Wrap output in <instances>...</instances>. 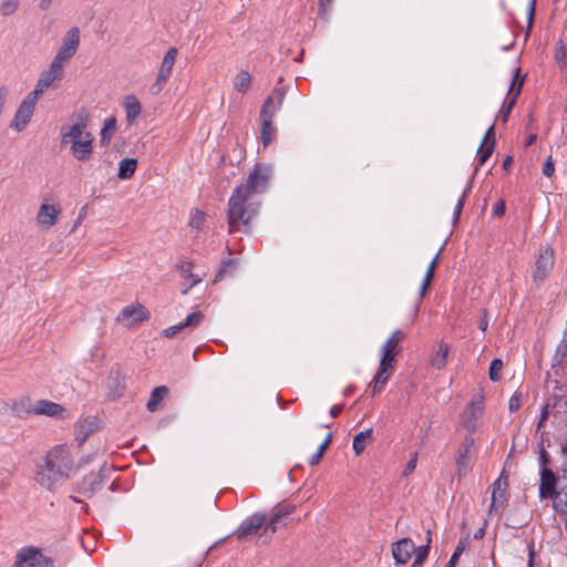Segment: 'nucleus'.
Here are the masks:
<instances>
[{
	"instance_id": "nucleus-32",
	"label": "nucleus",
	"mask_w": 567,
	"mask_h": 567,
	"mask_svg": "<svg viewBox=\"0 0 567 567\" xmlns=\"http://www.w3.org/2000/svg\"><path fill=\"white\" fill-rule=\"evenodd\" d=\"M124 107L127 122L133 123L142 110L140 101L134 95H127L124 101Z\"/></svg>"
},
{
	"instance_id": "nucleus-1",
	"label": "nucleus",
	"mask_w": 567,
	"mask_h": 567,
	"mask_svg": "<svg viewBox=\"0 0 567 567\" xmlns=\"http://www.w3.org/2000/svg\"><path fill=\"white\" fill-rule=\"evenodd\" d=\"M72 467L73 460L68 446L56 445L47 453L43 463L38 464L37 481L52 489L58 482L69 477Z\"/></svg>"
},
{
	"instance_id": "nucleus-24",
	"label": "nucleus",
	"mask_w": 567,
	"mask_h": 567,
	"mask_svg": "<svg viewBox=\"0 0 567 567\" xmlns=\"http://www.w3.org/2000/svg\"><path fill=\"white\" fill-rule=\"evenodd\" d=\"M555 383L556 385L548 402L553 403L555 413H563L567 411V386L558 384L557 381Z\"/></svg>"
},
{
	"instance_id": "nucleus-61",
	"label": "nucleus",
	"mask_w": 567,
	"mask_h": 567,
	"mask_svg": "<svg viewBox=\"0 0 567 567\" xmlns=\"http://www.w3.org/2000/svg\"><path fill=\"white\" fill-rule=\"evenodd\" d=\"M162 334L167 338L176 336L177 334V326H172L167 329H164L162 331Z\"/></svg>"
},
{
	"instance_id": "nucleus-15",
	"label": "nucleus",
	"mask_w": 567,
	"mask_h": 567,
	"mask_svg": "<svg viewBox=\"0 0 567 567\" xmlns=\"http://www.w3.org/2000/svg\"><path fill=\"white\" fill-rule=\"evenodd\" d=\"M415 550V545L410 538H402L392 544V556L398 564H406Z\"/></svg>"
},
{
	"instance_id": "nucleus-25",
	"label": "nucleus",
	"mask_w": 567,
	"mask_h": 567,
	"mask_svg": "<svg viewBox=\"0 0 567 567\" xmlns=\"http://www.w3.org/2000/svg\"><path fill=\"white\" fill-rule=\"evenodd\" d=\"M393 363L394 362L386 361V360L384 363L382 359L380 360V368L373 379V385H372L373 394L380 392L382 390V388L384 386V384L388 382V380L391 375V372H392Z\"/></svg>"
},
{
	"instance_id": "nucleus-36",
	"label": "nucleus",
	"mask_w": 567,
	"mask_h": 567,
	"mask_svg": "<svg viewBox=\"0 0 567 567\" xmlns=\"http://www.w3.org/2000/svg\"><path fill=\"white\" fill-rule=\"evenodd\" d=\"M450 348L446 343L441 342L437 347V350L431 358V364L441 370L445 367Z\"/></svg>"
},
{
	"instance_id": "nucleus-6",
	"label": "nucleus",
	"mask_w": 567,
	"mask_h": 567,
	"mask_svg": "<svg viewBox=\"0 0 567 567\" xmlns=\"http://www.w3.org/2000/svg\"><path fill=\"white\" fill-rule=\"evenodd\" d=\"M272 175V169L267 164L257 163L249 173L246 184H241L244 192L249 196L266 189L267 184Z\"/></svg>"
},
{
	"instance_id": "nucleus-30",
	"label": "nucleus",
	"mask_w": 567,
	"mask_h": 567,
	"mask_svg": "<svg viewBox=\"0 0 567 567\" xmlns=\"http://www.w3.org/2000/svg\"><path fill=\"white\" fill-rule=\"evenodd\" d=\"M205 277V272H193L190 264L179 265V280L183 278L188 282V288L197 285Z\"/></svg>"
},
{
	"instance_id": "nucleus-8",
	"label": "nucleus",
	"mask_w": 567,
	"mask_h": 567,
	"mask_svg": "<svg viewBox=\"0 0 567 567\" xmlns=\"http://www.w3.org/2000/svg\"><path fill=\"white\" fill-rule=\"evenodd\" d=\"M107 471L109 470L106 466L103 465L97 473L92 472L85 475L80 482L76 483L75 491L85 497L91 498L103 487L104 481L106 478L105 473Z\"/></svg>"
},
{
	"instance_id": "nucleus-38",
	"label": "nucleus",
	"mask_w": 567,
	"mask_h": 567,
	"mask_svg": "<svg viewBox=\"0 0 567 567\" xmlns=\"http://www.w3.org/2000/svg\"><path fill=\"white\" fill-rule=\"evenodd\" d=\"M331 441H332V433H328L326 439L323 440V442L320 444L317 453L313 454L311 456V458L309 460V464L310 465H317L320 462L323 453L326 452V450L330 445Z\"/></svg>"
},
{
	"instance_id": "nucleus-21",
	"label": "nucleus",
	"mask_w": 567,
	"mask_h": 567,
	"mask_svg": "<svg viewBox=\"0 0 567 567\" xmlns=\"http://www.w3.org/2000/svg\"><path fill=\"white\" fill-rule=\"evenodd\" d=\"M474 443H475V441L472 436H466L458 450L457 457H456V467H457V473L460 476L464 475L468 468L470 452H471L472 447L474 446Z\"/></svg>"
},
{
	"instance_id": "nucleus-10",
	"label": "nucleus",
	"mask_w": 567,
	"mask_h": 567,
	"mask_svg": "<svg viewBox=\"0 0 567 567\" xmlns=\"http://www.w3.org/2000/svg\"><path fill=\"white\" fill-rule=\"evenodd\" d=\"M89 123V113L82 109L78 113V121L71 126L61 127V144H68L75 140H83L85 135V128Z\"/></svg>"
},
{
	"instance_id": "nucleus-51",
	"label": "nucleus",
	"mask_w": 567,
	"mask_h": 567,
	"mask_svg": "<svg viewBox=\"0 0 567 567\" xmlns=\"http://www.w3.org/2000/svg\"><path fill=\"white\" fill-rule=\"evenodd\" d=\"M42 94H43V93L40 91V89H35V87H34V90H33L32 92H30V93L28 94V96H27L23 101H24V102H27V103H29V104H31V105H33V106H35V105H37V102H38V100H39V97H40Z\"/></svg>"
},
{
	"instance_id": "nucleus-22",
	"label": "nucleus",
	"mask_w": 567,
	"mask_h": 567,
	"mask_svg": "<svg viewBox=\"0 0 567 567\" xmlns=\"http://www.w3.org/2000/svg\"><path fill=\"white\" fill-rule=\"evenodd\" d=\"M550 499L557 513L567 514V471H564L563 478L559 480V489Z\"/></svg>"
},
{
	"instance_id": "nucleus-50",
	"label": "nucleus",
	"mask_w": 567,
	"mask_h": 567,
	"mask_svg": "<svg viewBox=\"0 0 567 567\" xmlns=\"http://www.w3.org/2000/svg\"><path fill=\"white\" fill-rule=\"evenodd\" d=\"M42 94H43V93L40 91V89H35V87H34V90H33L32 92H30V93L28 94V96H27L23 101H24V102H27V103H29V104H31V105H33V106H35V105H37V102H38V100H39V97H40Z\"/></svg>"
},
{
	"instance_id": "nucleus-41",
	"label": "nucleus",
	"mask_w": 567,
	"mask_h": 567,
	"mask_svg": "<svg viewBox=\"0 0 567 567\" xmlns=\"http://www.w3.org/2000/svg\"><path fill=\"white\" fill-rule=\"evenodd\" d=\"M555 61L560 69L567 68V50L561 41L556 44Z\"/></svg>"
},
{
	"instance_id": "nucleus-56",
	"label": "nucleus",
	"mask_w": 567,
	"mask_h": 567,
	"mask_svg": "<svg viewBox=\"0 0 567 567\" xmlns=\"http://www.w3.org/2000/svg\"><path fill=\"white\" fill-rule=\"evenodd\" d=\"M555 167L551 157L549 156L543 165V173L547 177H550L554 174Z\"/></svg>"
},
{
	"instance_id": "nucleus-39",
	"label": "nucleus",
	"mask_w": 567,
	"mask_h": 567,
	"mask_svg": "<svg viewBox=\"0 0 567 567\" xmlns=\"http://www.w3.org/2000/svg\"><path fill=\"white\" fill-rule=\"evenodd\" d=\"M251 83L249 73H239L235 80L234 85L238 92H246Z\"/></svg>"
},
{
	"instance_id": "nucleus-28",
	"label": "nucleus",
	"mask_w": 567,
	"mask_h": 567,
	"mask_svg": "<svg viewBox=\"0 0 567 567\" xmlns=\"http://www.w3.org/2000/svg\"><path fill=\"white\" fill-rule=\"evenodd\" d=\"M494 126H491L482 141V144L477 151L478 164L482 166L486 163L494 151L495 140L493 137Z\"/></svg>"
},
{
	"instance_id": "nucleus-34",
	"label": "nucleus",
	"mask_w": 567,
	"mask_h": 567,
	"mask_svg": "<svg viewBox=\"0 0 567 567\" xmlns=\"http://www.w3.org/2000/svg\"><path fill=\"white\" fill-rule=\"evenodd\" d=\"M372 441V430L368 429L365 431H361L353 437V451L357 455H360L365 446Z\"/></svg>"
},
{
	"instance_id": "nucleus-55",
	"label": "nucleus",
	"mask_w": 567,
	"mask_h": 567,
	"mask_svg": "<svg viewBox=\"0 0 567 567\" xmlns=\"http://www.w3.org/2000/svg\"><path fill=\"white\" fill-rule=\"evenodd\" d=\"M550 412H555V410H553V403L547 401V403L542 409V415L538 423V427L542 426L543 422L547 419Z\"/></svg>"
},
{
	"instance_id": "nucleus-31",
	"label": "nucleus",
	"mask_w": 567,
	"mask_h": 567,
	"mask_svg": "<svg viewBox=\"0 0 567 567\" xmlns=\"http://www.w3.org/2000/svg\"><path fill=\"white\" fill-rule=\"evenodd\" d=\"M94 429H95V419H92V420H90V419L80 420L75 424L76 441L80 444L85 442V440L94 431Z\"/></svg>"
},
{
	"instance_id": "nucleus-14",
	"label": "nucleus",
	"mask_w": 567,
	"mask_h": 567,
	"mask_svg": "<svg viewBox=\"0 0 567 567\" xmlns=\"http://www.w3.org/2000/svg\"><path fill=\"white\" fill-rule=\"evenodd\" d=\"M560 478H563V475L556 477L551 470L543 467L540 471L539 498H551L557 492L556 485L559 486Z\"/></svg>"
},
{
	"instance_id": "nucleus-40",
	"label": "nucleus",
	"mask_w": 567,
	"mask_h": 567,
	"mask_svg": "<svg viewBox=\"0 0 567 567\" xmlns=\"http://www.w3.org/2000/svg\"><path fill=\"white\" fill-rule=\"evenodd\" d=\"M177 56V48L172 47L162 61L159 71H172Z\"/></svg>"
},
{
	"instance_id": "nucleus-3",
	"label": "nucleus",
	"mask_w": 567,
	"mask_h": 567,
	"mask_svg": "<svg viewBox=\"0 0 567 567\" xmlns=\"http://www.w3.org/2000/svg\"><path fill=\"white\" fill-rule=\"evenodd\" d=\"M285 97L282 89L276 90L272 95H269L264 102L260 110V135L262 145L268 146L276 137L277 130L274 126V117L280 110Z\"/></svg>"
},
{
	"instance_id": "nucleus-23",
	"label": "nucleus",
	"mask_w": 567,
	"mask_h": 567,
	"mask_svg": "<svg viewBox=\"0 0 567 567\" xmlns=\"http://www.w3.org/2000/svg\"><path fill=\"white\" fill-rule=\"evenodd\" d=\"M296 509V506L292 504H281L279 505L271 517L268 520V524L265 528L266 533L275 534L277 530V525L287 516L292 514Z\"/></svg>"
},
{
	"instance_id": "nucleus-7",
	"label": "nucleus",
	"mask_w": 567,
	"mask_h": 567,
	"mask_svg": "<svg viewBox=\"0 0 567 567\" xmlns=\"http://www.w3.org/2000/svg\"><path fill=\"white\" fill-rule=\"evenodd\" d=\"M53 560L44 556L39 548H22L12 567H53Z\"/></svg>"
},
{
	"instance_id": "nucleus-60",
	"label": "nucleus",
	"mask_w": 567,
	"mask_h": 567,
	"mask_svg": "<svg viewBox=\"0 0 567 567\" xmlns=\"http://www.w3.org/2000/svg\"><path fill=\"white\" fill-rule=\"evenodd\" d=\"M333 0H319V6H320V10H319V13L320 14H326L327 11H328V7L330 6V3L332 2Z\"/></svg>"
},
{
	"instance_id": "nucleus-18",
	"label": "nucleus",
	"mask_w": 567,
	"mask_h": 567,
	"mask_svg": "<svg viewBox=\"0 0 567 567\" xmlns=\"http://www.w3.org/2000/svg\"><path fill=\"white\" fill-rule=\"evenodd\" d=\"M35 106L22 101L20 105L18 106V110L14 114V118L11 123V127L14 128L17 132H21L25 128V126L29 124L33 113H34Z\"/></svg>"
},
{
	"instance_id": "nucleus-53",
	"label": "nucleus",
	"mask_w": 567,
	"mask_h": 567,
	"mask_svg": "<svg viewBox=\"0 0 567 567\" xmlns=\"http://www.w3.org/2000/svg\"><path fill=\"white\" fill-rule=\"evenodd\" d=\"M416 463H417V453H413L411 456V460L408 462V464L405 466L403 475L404 476L410 475L415 470Z\"/></svg>"
},
{
	"instance_id": "nucleus-17",
	"label": "nucleus",
	"mask_w": 567,
	"mask_h": 567,
	"mask_svg": "<svg viewBox=\"0 0 567 567\" xmlns=\"http://www.w3.org/2000/svg\"><path fill=\"white\" fill-rule=\"evenodd\" d=\"M404 339V333L401 330H395L382 347L381 359L395 362V357L400 353V342Z\"/></svg>"
},
{
	"instance_id": "nucleus-49",
	"label": "nucleus",
	"mask_w": 567,
	"mask_h": 567,
	"mask_svg": "<svg viewBox=\"0 0 567 567\" xmlns=\"http://www.w3.org/2000/svg\"><path fill=\"white\" fill-rule=\"evenodd\" d=\"M535 8H536V0H530L529 4H528V10H527V27H528V30L532 29V25H533V22H534Z\"/></svg>"
},
{
	"instance_id": "nucleus-5",
	"label": "nucleus",
	"mask_w": 567,
	"mask_h": 567,
	"mask_svg": "<svg viewBox=\"0 0 567 567\" xmlns=\"http://www.w3.org/2000/svg\"><path fill=\"white\" fill-rule=\"evenodd\" d=\"M268 520L269 518L265 514L257 513L251 515L241 523L237 532L238 538L246 540L249 537L258 536L262 543H266L274 535L265 530Z\"/></svg>"
},
{
	"instance_id": "nucleus-16",
	"label": "nucleus",
	"mask_w": 567,
	"mask_h": 567,
	"mask_svg": "<svg viewBox=\"0 0 567 567\" xmlns=\"http://www.w3.org/2000/svg\"><path fill=\"white\" fill-rule=\"evenodd\" d=\"M93 136L86 132L83 140H75L71 145L72 155L81 162L87 161L93 153Z\"/></svg>"
},
{
	"instance_id": "nucleus-33",
	"label": "nucleus",
	"mask_w": 567,
	"mask_h": 567,
	"mask_svg": "<svg viewBox=\"0 0 567 567\" xmlns=\"http://www.w3.org/2000/svg\"><path fill=\"white\" fill-rule=\"evenodd\" d=\"M137 167V159L125 157L118 163L117 177L120 179H128L133 176Z\"/></svg>"
},
{
	"instance_id": "nucleus-42",
	"label": "nucleus",
	"mask_w": 567,
	"mask_h": 567,
	"mask_svg": "<svg viewBox=\"0 0 567 567\" xmlns=\"http://www.w3.org/2000/svg\"><path fill=\"white\" fill-rule=\"evenodd\" d=\"M19 2L20 0H2L0 4V13L3 17L13 14L19 7Z\"/></svg>"
},
{
	"instance_id": "nucleus-63",
	"label": "nucleus",
	"mask_w": 567,
	"mask_h": 567,
	"mask_svg": "<svg viewBox=\"0 0 567 567\" xmlns=\"http://www.w3.org/2000/svg\"><path fill=\"white\" fill-rule=\"evenodd\" d=\"M504 212H505V205H504V203H503V202H501V203H498V204L495 206V208H494V213H495L496 215H499V216H501V215H503V214H504Z\"/></svg>"
},
{
	"instance_id": "nucleus-11",
	"label": "nucleus",
	"mask_w": 567,
	"mask_h": 567,
	"mask_svg": "<svg viewBox=\"0 0 567 567\" xmlns=\"http://www.w3.org/2000/svg\"><path fill=\"white\" fill-rule=\"evenodd\" d=\"M508 477L503 472L492 485V502L488 514L499 513L507 501Z\"/></svg>"
},
{
	"instance_id": "nucleus-26",
	"label": "nucleus",
	"mask_w": 567,
	"mask_h": 567,
	"mask_svg": "<svg viewBox=\"0 0 567 567\" xmlns=\"http://www.w3.org/2000/svg\"><path fill=\"white\" fill-rule=\"evenodd\" d=\"M60 213L61 210L56 206L42 204L37 216L38 223L48 228L52 227L56 223Z\"/></svg>"
},
{
	"instance_id": "nucleus-59",
	"label": "nucleus",
	"mask_w": 567,
	"mask_h": 567,
	"mask_svg": "<svg viewBox=\"0 0 567 567\" xmlns=\"http://www.w3.org/2000/svg\"><path fill=\"white\" fill-rule=\"evenodd\" d=\"M439 255H440V252H437L436 256L433 258V260L430 262L425 275H432V277H434V271H435V268L437 265Z\"/></svg>"
},
{
	"instance_id": "nucleus-19",
	"label": "nucleus",
	"mask_w": 567,
	"mask_h": 567,
	"mask_svg": "<svg viewBox=\"0 0 567 567\" xmlns=\"http://www.w3.org/2000/svg\"><path fill=\"white\" fill-rule=\"evenodd\" d=\"M523 84H524V76H520V73H515L512 84H511V87H509V91H508V95H511V99L507 102V105L501 111V116H502L503 122L507 121V118L512 112V109L516 102V99L520 93Z\"/></svg>"
},
{
	"instance_id": "nucleus-46",
	"label": "nucleus",
	"mask_w": 567,
	"mask_h": 567,
	"mask_svg": "<svg viewBox=\"0 0 567 567\" xmlns=\"http://www.w3.org/2000/svg\"><path fill=\"white\" fill-rule=\"evenodd\" d=\"M169 74L171 73H158L156 82L151 86V91L153 94L159 93V91L162 90V85L166 83Z\"/></svg>"
},
{
	"instance_id": "nucleus-45",
	"label": "nucleus",
	"mask_w": 567,
	"mask_h": 567,
	"mask_svg": "<svg viewBox=\"0 0 567 567\" xmlns=\"http://www.w3.org/2000/svg\"><path fill=\"white\" fill-rule=\"evenodd\" d=\"M204 220L205 214L199 209H194L190 213L189 226L194 228H199L203 225Z\"/></svg>"
},
{
	"instance_id": "nucleus-29",
	"label": "nucleus",
	"mask_w": 567,
	"mask_h": 567,
	"mask_svg": "<svg viewBox=\"0 0 567 567\" xmlns=\"http://www.w3.org/2000/svg\"><path fill=\"white\" fill-rule=\"evenodd\" d=\"M204 517V512L194 504L186 503L184 506L183 519L186 528L195 527Z\"/></svg>"
},
{
	"instance_id": "nucleus-2",
	"label": "nucleus",
	"mask_w": 567,
	"mask_h": 567,
	"mask_svg": "<svg viewBox=\"0 0 567 567\" xmlns=\"http://www.w3.org/2000/svg\"><path fill=\"white\" fill-rule=\"evenodd\" d=\"M249 195L244 192L243 186H237L228 200V225L229 231L238 229L241 225L247 226L257 215V208L246 205Z\"/></svg>"
},
{
	"instance_id": "nucleus-27",
	"label": "nucleus",
	"mask_w": 567,
	"mask_h": 567,
	"mask_svg": "<svg viewBox=\"0 0 567 567\" xmlns=\"http://www.w3.org/2000/svg\"><path fill=\"white\" fill-rule=\"evenodd\" d=\"M169 390L165 385L156 386L146 403V409L148 412H156L164 408V401L167 398Z\"/></svg>"
},
{
	"instance_id": "nucleus-9",
	"label": "nucleus",
	"mask_w": 567,
	"mask_h": 567,
	"mask_svg": "<svg viewBox=\"0 0 567 567\" xmlns=\"http://www.w3.org/2000/svg\"><path fill=\"white\" fill-rule=\"evenodd\" d=\"M148 310L141 305L135 302L124 307L116 317V321L124 327L131 328L137 323L148 320Z\"/></svg>"
},
{
	"instance_id": "nucleus-48",
	"label": "nucleus",
	"mask_w": 567,
	"mask_h": 567,
	"mask_svg": "<svg viewBox=\"0 0 567 567\" xmlns=\"http://www.w3.org/2000/svg\"><path fill=\"white\" fill-rule=\"evenodd\" d=\"M471 189V185L467 186V188L463 192V195L462 197L458 199L456 206H455V213H454V219L457 220L460 215H461V212L463 209V206H464V198L466 197L467 193L470 192Z\"/></svg>"
},
{
	"instance_id": "nucleus-12",
	"label": "nucleus",
	"mask_w": 567,
	"mask_h": 567,
	"mask_svg": "<svg viewBox=\"0 0 567 567\" xmlns=\"http://www.w3.org/2000/svg\"><path fill=\"white\" fill-rule=\"evenodd\" d=\"M484 413L483 396L478 395L463 411L461 416L462 425L470 432H474L478 426V421Z\"/></svg>"
},
{
	"instance_id": "nucleus-64",
	"label": "nucleus",
	"mask_w": 567,
	"mask_h": 567,
	"mask_svg": "<svg viewBox=\"0 0 567 567\" xmlns=\"http://www.w3.org/2000/svg\"><path fill=\"white\" fill-rule=\"evenodd\" d=\"M52 1H53V0H41V1H40V6H39V7H40V9H41L42 11L48 10V9L50 8V6H51Z\"/></svg>"
},
{
	"instance_id": "nucleus-44",
	"label": "nucleus",
	"mask_w": 567,
	"mask_h": 567,
	"mask_svg": "<svg viewBox=\"0 0 567 567\" xmlns=\"http://www.w3.org/2000/svg\"><path fill=\"white\" fill-rule=\"evenodd\" d=\"M504 364L501 359H494L491 362L488 375L492 381H498L501 379V371L503 369Z\"/></svg>"
},
{
	"instance_id": "nucleus-35",
	"label": "nucleus",
	"mask_w": 567,
	"mask_h": 567,
	"mask_svg": "<svg viewBox=\"0 0 567 567\" xmlns=\"http://www.w3.org/2000/svg\"><path fill=\"white\" fill-rule=\"evenodd\" d=\"M116 131V118L110 116L104 121L103 127L100 133V142L102 145H107Z\"/></svg>"
},
{
	"instance_id": "nucleus-54",
	"label": "nucleus",
	"mask_w": 567,
	"mask_h": 567,
	"mask_svg": "<svg viewBox=\"0 0 567 567\" xmlns=\"http://www.w3.org/2000/svg\"><path fill=\"white\" fill-rule=\"evenodd\" d=\"M463 550H464V546L462 544H458L457 547L455 548L452 557L450 558L446 567H454Z\"/></svg>"
},
{
	"instance_id": "nucleus-20",
	"label": "nucleus",
	"mask_w": 567,
	"mask_h": 567,
	"mask_svg": "<svg viewBox=\"0 0 567 567\" xmlns=\"http://www.w3.org/2000/svg\"><path fill=\"white\" fill-rule=\"evenodd\" d=\"M30 412L33 414L60 417L65 412V409L59 403L49 400H39Z\"/></svg>"
},
{
	"instance_id": "nucleus-58",
	"label": "nucleus",
	"mask_w": 567,
	"mask_h": 567,
	"mask_svg": "<svg viewBox=\"0 0 567 567\" xmlns=\"http://www.w3.org/2000/svg\"><path fill=\"white\" fill-rule=\"evenodd\" d=\"M487 327H488L487 311L483 310V316L480 320L478 328L484 332V331H486Z\"/></svg>"
},
{
	"instance_id": "nucleus-43",
	"label": "nucleus",
	"mask_w": 567,
	"mask_h": 567,
	"mask_svg": "<svg viewBox=\"0 0 567 567\" xmlns=\"http://www.w3.org/2000/svg\"><path fill=\"white\" fill-rule=\"evenodd\" d=\"M62 73H49L48 76L42 78L38 81L35 89H40L43 93L54 81L61 80Z\"/></svg>"
},
{
	"instance_id": "nucleus-47",
	"label": "nucleus",
	"mask_w": 567,
	"mask_h": 567,
	"mask_svg": "<svg viewBox=\"0 0 567 567\" xmlns=\"http://www.w3.org/2000/svg\"><path fill=\"white\" fill-rule=\"evenodd\" d=\"M429 551H430L429 545H423L417 548L415 547L414 553L416 554V556H415L414 560L423 564L429 556Z\"/></svg>"
},
{
	"instance_id": "nucleus-62",
	"label": "nucleus",
	"mask_w": 567,
	"mask_h": 567,
	"mask_svg": "<svg viewBox=\"0 0 567 567\" xmlns=\"http://www.w3.org/2000/svg\"><path fill=\"white\" fill-rule=\"evenodd\" d=\"M343 409V405L342 404H338V405H333L331 409H330V415L332 417H337L341 411Z\"/></svg>"
},
{
	"instance_id": "nucleus-4",
	"label": "nucleus",
	"mask_w": 567,
	"mask_h": 567,
	"mask_svg": "<svg viewBox=\"0 0 567 567\" xmlns=\"http://www.w3.org/2000/svg\"><path fill=\"white\" fill-rule=\"evenodd\" d=\"M79 43L80 30L73 27L66 32L62 45L50 64L49 71H61L64 63L75 54Z\"/></svg>"
},
{
	"instance_id": "nucleus-57",
	"label": "nucleus",
	"mask_w": 567,
	"mask_h": 567,
	"mask_svg": "<svg viewBox=\"0 0 567 567\" xmlns=\"http://www.w3.org/2000/svg\"><path fill=\"white\" fill-rule=\"evenodd\" d=\"M432 279H433L432 275L424 276V279H423V282L421 286V291H420L421 296H423L425 293V291L427 290V288L431 285Z\"/></svg>"
},
{
	"instance_id": "nucleus-13",
	"label": "nucleus",
	"mask_w": 567,
	"mask_h": 567,
	"mask_svg": "<svg viewBox=\"0 0 567 567\" xmlns=\"http://www.w3.org/2000/svg\"><path fill=\"white\" fill-rule=\"evenodd\" d=\"M554 266V252L550 248L540 249L533 271L534 281L540 282L549 274Z\"/></svg>"
},
{
	"instance_id": "nucleus-37",
	"label": "nucleus",
	"mask_w": 567,
	"mask_h": 567,
	"mask_svg": "<svg viewBox=\"0 0 567 567\" xmlns=\"http://www.w3.org/2000/svg\"><path fill=\"white\" fill-rule=\"evenodd\" d=\"M203 320V313L199 310L189 313L183 322H179V331L184 328L197 327Z\"/></svg>"
},
{
	"instance_id": "nucleus-52",
	"label": "nucleus",
	"mask_w": 567,
	"mask_h": 567,
	"mask_svg": "<svg viewBox=\"0 0 567 567\" xmlns=\"http://www.w3.org/2000/svg\"><path fill=\"white\" fill-rule=\"evenodd\" d=\"M520 404L522 394H514L509 400L508 409L511 412H516L520 408Z\"/></svg>"
}]
</instances>
